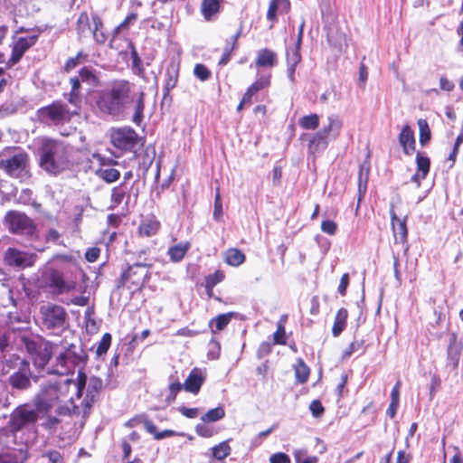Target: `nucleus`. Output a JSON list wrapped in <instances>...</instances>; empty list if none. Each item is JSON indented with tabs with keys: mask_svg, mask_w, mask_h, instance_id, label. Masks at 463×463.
Masks as SVG:
<instances>
[{
	"mask_svg": "<svg viewBox=\"0 0 463 463\" xmlns=\"http://www.w3.org/2000/svg\"><path fill=\"white\" fill-rule=\"evenodd\" d=\"M86 384V374L79 372L73 380L61 375L49 379L40 384L39 391L33 397V404L43 414L52 411L56 415L80 414V410L76 400H80Z\"/></svg>",
	"mask_w": 463,
	"mask_h": 463,
	"instance_id": "obj_1",
	"label": "nucleus"
},
{
	"mask_svg": "<svg viewBox=\"0 0 463 463\" xmlns=\"http://www.w3.org/2000/svg\"><path fill=\"white\" fill-rule=\"evenodd\" d=\"M132 87L125 80L114 81L109 89L100 92L97 99L99 112L115 118L122 117L129 104Z\"/></svg>",
	"mask_w": 463,
	"mask_h": 463,
	"instance_id": "obj_2",
	"label": "nucleus"
},
{
	"mask_svg": "<svg viewBox=\"0 0 463 463\" xmlns=\"http://www.w3.org/2000/svg\"><path fill=\"white\" fill-rule=\"evenodd\" d=\"M39 142V164L42 169L58 175L69 167V151L65 144L47 137H42Z\"/></svg>",
	"mask_w": 463,
	"mask_h": 463,
	"instance_id": "obj_3",
	"label": "nucleus"
},
{
	"mask_svg": "<svg viewBox=\"0 0 463 463\" xmlns=\"http://www.w3.org/2000/svg\"><path fill=\"white\" fill-rule=\"evenodd\" d=\"M40 412L37 407L29 403H24L17 406L10 414V419L7 423L9 430H3L0 431V439L4 436H8L9 432L14 435L17 431L22 430L24 428L34 424Z\"/></svg>",
	"mask_w": 463,
	"mask_h": 463,
	"instance_id": "obj_4",
	"label": "nucleus"
},
{
	"mask_svg": "<svg viewBox=\"0 0 463 463\" xmlns=\"http://www.w3.org/2000/svg\"><path fill=\"white\" fill-rule=\"evenodd\" d=\"M5 225L11 233L26 240L33 241L38 237L36 224L22 212L9 211L5 216Z\"/></svg>",
	"mask_w": 463,
	"mask_h": 463,
	"instance_id": "obj_5",
	"label": "nucleus"
},
{
	"mask_svg": "<svg viewBox=\"0 0 463 463\" xmlns=\"http://www.w3.org/2000/svg\"><path fill=\"white\" fill-rule=\"evenodd\" d=\"M87 358L88 355L80 345L71 344L56 357L54 368L48 373L64 375L75 366L84 365Z\"/></svg>",
	"mask_w": 463,
	"mask_h": 463,
	"instance_id": "obj_6",
	"label": "nucleus"
},
{
	"mask_svg": "<svg viewBox=\"0 0 463 463\" xmlns=\"http://www.w3.org/2000/svg\"><path fill=\"white\" fill-rule=\"evenodd\" d=\"M42 325L54 334H60L69 326V317L61 306L49 303L40 307Z\"/></svg>",
	"mask_w": 463,
	"mask_h": 463,
	"instance_id": "obj_7",
	"label": "nucleus"
},
{
	"mask_svg": "<svg viewBox=\"0 0 463 463\" xmlns=\"http://www.w3.org/2000/svg\"><path fill=\"white\" fill-rule=\"evenodd\" d=\"M21 344L33 360L37 369H44L52 355L53 345L43 339L34 340L29 336H20Z\"/></svg>",
	"mask_w": 463,
	"mask_h": 463,
	"instance_id": "obj_8",
	"label": "nucleus"
},
{
	"mask_svg": "<svg viewBox=\"0 0 463 463\" xmlns=\"http://www.w3.org/2000/svg\"><path fill=\"white\" fill-rule=\"evenodd\" d=\"M41 285L43 288H49L54 295L69 293L76 288L74 281H67L63 273L53 268H46L43 271Z\"/></svg>",
	"mask_w": 463,
	"mask_h": 463,
	"instance_id": "obj_9",
	"label": "nucleus"
},
{
	"mask_svg": "<svg viewBox=\"0 0 463 463\" xmlns=\"http://www.w3.org/2000/svg\"><path fill=\"white\" fill-rule=\"evenodd\" d=\"M27 163V154L14 148L3 155L0 160V167H2L8 175L19 178L26 175Z\"/></svg>",
	"mask_w": 463,
	"mask_h": 463,
	"instance_id": "obj_10",
	"label": "nucleus"
},
{
	"mask_svg": "<svg viewBox=\"0 0 463 463\" xmlns=\"http://www.w3.org/2000/svg\"><path fill=\"white\" fill-rule=\"evenodd\" d=\"M37 116L40 121L52 125H61L69 122L71 118V115L67 109V106L59 101H55L49 106L39 109Z\"/></svg>",
	"mask_w": 463,
	"mask_h": 463,
	"instance_id": "obj_11",
	"label": "nucleus"
},
{
	"mask_svg": "<svg viewBox=\"0 0 463 463\" xmlns=\"http://www.w3.org/2000/svg\"><path fill=\"white\" fill-rule=\"evenodd\" d=\"M150 264L135 263L121 275L123 284H130L133 287L140 288L149 279Z\"/></svg>",
	"mask_w": 463,
	"mask_h": 463,
	"instance_id": "obj_12",
	"label": "nucleus"
},
{
	"mask_svg": "<svg viewBox=\"0 0 463 463\" xmlns=\"http://www.w3.org/2000/svg\"><path fill=\"white\" fill-rule=\"evenodd\" d=\"M110 138L111 143L116 148L130 151L137 145V134L131 128H121L112 130Z\"/></svg>",
	"mask_w": 463,
	"mask_h": 463,
	"instance_id": "obj_13",
	"label": "nucleus"
},
{
	"mask_svg": "<svg viewBox=\"0 0 463 463\" xmlns=\"http://www.w3.org/2000/svg\"><path fill=\"white\" fill-rule=\"evenodd\" d=\"M103 382L100 378L96 376H91L88 379L86 376V384L85 388L86 392L83 399L80 398L79 400L80 403L79 404L81 407V411L84 415L88 413L89 410L91 408L92 404L99 398V394L100 390L102 389Z\"/></svg>",
	"mask_w": 463,
	"mask_h": 463,
	"instance_id": "obj_14",
	"label": "nucleus"
},
{
	"mask_svg": "<svg viewBox=\"0 0 463 463\" xmlns=\"http://www.w3.org/2000/svg\"><path fill=\"white\" fill-rule=\"evenodd\" d=\"M37 255L35 253L19 250L15 248H8L4 254L6 265L20 269L32 267L35 263Z\"/></svg>",
	"mask_w": 463,
	"mask_h": 463,
	"instance_id": "obj_15",
	"label": "nucleus"
},
{
	"mask_svg": "<svg viewBox=\"0 0 463 463\" xmlns=\"http://www.w3.org/2000/svg\"><path fill=\"white\" fill-rule=\"evenodd\" d=\"M31 377L29 363L22 360L18 370L9 376L8 383L13 389L24 391L31 387Z\"/></svg>",
	"mask_w": 463,
	"mask_h": 463,
	"instance_id": "obj_16",
	"label": "nucleus"
},
{
	"mask_svg": "<svg viewBox=\"0 0 463 463\" xmlns=\"http://www.w3.org/2000/svg\"><path fill=\"white\" fill-rule=\"evenodd\" d=\"M38 38L39 33L17 38L14 42L12 55L7 63L9 65L16 64L21 60L24 52L36 43Z\"/></svg>",
	"mask_w": 463,
	"mask_h": 463,
	"instance_id": "obj_17",
	"label": "nucleus"
},
{
	"mask_svg": "<svg viewBox=\"0 0 463 463\" xmlns=\"http://www.w3.org/2000/svg\"><path fill=\"white\" fill-rule=\"evenodd\" d=\"M390 215L395 242L402 243L404 246V251L407 252L409 250V246L407 245V217L400 219L392 209L390 211Z\"/></svg>",
	"mask_w": 463,
	"mask_h": 463,
	"instance_id": "obj_18",
	"label": "nucleus"
},
{
	"mask_svg": "<svg viewBox=\"0 0 463 463\" xmlns=\"http://www.w3.org/2000/svg\"><path fill=\"white\" fill-rule=\"evenodd\" d=\"M132 104V121L137 126H140L144 120L145 110V93L143 90L133 93L131 91L129 103Z\"/></svg>",
	"mask_w": 463,
	"mask_h": 463,
	"instance_id": "obj_19",
	"label": "nucleus"
},
{
	"mask_svg": "<svg viewBox=\"0 0 463 463\" xmlns=\"http://www.w3.org/2000/svg\"><path fill=\"white\" fill-rule=\"evenodd\" d=\"M205 378V373L202 369L195 367L192 369L188 377L184 381V389L188 392L196 394L199 392Z\"/></svg>",
	"mask_w": 463,
	"mask_h": 463,
	"instance_id": "obj_20",
	"label": "nucleus"
},
{
	"mask_svg": "<svg viewBox=\"0 0 463 463\" xmlns=\"http://www.w3.org/2000/svg\"><path fill=\"white\" fill-rule=\"evenodd\" d=\"M326 122L320 131L329 139H336L344 126L343 119L336 114H331L326 118Z\"/></svg>",
	"mask_w": 463,
	"mask_h": 463,
	"instance_id": "obj_21",
	"label": "nucleus"
},
{
	"mask_svg": "<svg viewBox=\"0 0 463 463\" xmlns=\"http://www.w3.org/2000/svg\"><path fill=\"white\" fill-rule=\"evenodd\" d=\"M416 163L417 173L411 176V181L416 183L419 187L420 185V181L426 178L430 171V160L428 156H423L420 153H417Z\"/></svg>",
	"mask_w": 463,
	"mask_h": 463,
	"instance_id": "obj_22",
	"label": "nucleus"
},
{
	"mask_svg": "<svg viewBox=\"0 0 463 463\" xmlns=\"http://www.w3.org/2000/svg\"><path fill=\"white\" fill-rule=\"evenodd\" d=\"M399 142L406 155H411L415 150V137L413 130L409 125L403 126L400 135Z\"/></svg>",
	"mask_w": 463,
	"mask_h": 463,
	"instance_id": "obj_23",
	"label": "nucleus"
},
{
	"mask_svg": "<svg viewBox=\"0 0 463 463\" xmlns=\"http://www.w3.org/2000/svg\"><path fill=\"white\" fill-rule=\"evenodd\" d=\"M329 143V138L320 130L310 136L308 144V153L315 156L324 151Z\"/></svg>",
	"mask_w": 463,
	"mask_h": 463,
	"instance_id": "obj_24",
	"label": "nucleus"
},
{
	"mask_svg": "<svg viewBox=\"0 0 463 463\" xmlns=\"http://www.w3.org/2000/svg\"><path fill=\"white\" fill-rule=\"evenodd\" d=\"M277 62L278 58L275 52L267 48L258 51L255 61L257 67L272 68L277 64Z\"/></svg>",
	"mask_w": 463,
	"mask_h": 463,
	"instance_id": "obj_25",
	"label": "nucleus"
},
{
	"mask_svg": "<svg viewBox=\"0 0 463 463\" xmlns=\"http://www.w3.org/2000/svg\"><path fill=\"white\" fill-rule=\"evenodd\" d=\"M160 222L154 215H148L144 218L138 227V232L141 236L151 237L158 232Z\"/></svg>",
	"mask_w": 463,
	"mask_h": 463,
	"instance_id": "obj_26",
	"label": "nucleus"
},
{
	"mask_svg": "<svg viewBox=\"0 0 463 463\" xmlns=\"http://www.w3.org/2000/svg\"><path fill=\"white\" fill-rule=\"evenodd\" d=\"M20 336H26L21 333L8 332L0 336V350L3 353L8 352L10 349L11 343H14L19 348L24 347L19 338Z\"/></svg>",
	"mask_w": 463,
	"mask_h": 463,
	"instance_id": "obj_27",
	"label": "nucleus"
},
{
	"mask_svg": "<svg viewBox=\"0 0 463 463\" xmlns=\"http://www.w3.org/2000/svg\"><path fill=\"white\" fill-rule=\"evenodd\" d=\"M91 21L93 38L97 43L103 44L107 41V35L103 31L102 21L97 14H91Z\"/></svg>",
	"mask_w": 463,
	"mask_h": 463,
	"instance_id": "obj_28",
	"label": "nucleus"
},
{
	"mask_svg": "<svg viewBox=\"0 0 463 463\" xmlns=\"http://www.w3.org/2000/svg\"><path fill=\"white\" fill-rule=\"evenodd\" d=\"M224 260L231 266H240L245 261V254L235 248H231L224 252Z\"/></svg>",
	"mask_w": 463,
	"mask_h": 463,
	"instance_id": "obj_29",
	"label": "nucleus"
},
{
	"mask_svg": "<svg viewBox=\"0 0 463 463\" xmlns=\"http://www.w3.org/2000/svg\"><path fill=\"white\" fill-rule=\"evenodd\" d=\"M348 313L345 308H340L335 317L334 325L332 327V334L334 336H338L345 328Z\"/></svg>",
	"mask_w": 463,
	"mask_h": 463,
	"instance_id": "obj_30",
	"label": "nucleus"
},
{
	"mask_svg": "<svg viewBox=\"0 0 463 463\" xmlns=\"http://www.w3.org/2000/svg\"><path fill=\"white\" fill-rule=\"evenodd\" d=\"M189 247L188 242H181L170 247L167 252L170 260L174 262L181 261L188 251Z\"/></svg>",
	"mask_w": 463,
	"mask_h": 463,
	"instance_id": "obj_31",
	"label": "nucleus"
},
{
	"mask_svg": "<svg viewBox=\"0 0 463 463\" xmlns=\"http://www.w3.org/2000/svg\"><path fill=\"white\" fill-rule=\"evenodd\" d=\"M220 0H203L201 12L203 17L209 21L212 16L219 13Z\"/></svg>",
	"mask_w": 463,
	"mask_h": 463,
	"instance_id": "obj_32",
	"label": "nucleus"
},
{
	"mask_svg": "<svg viewBox=\"0 0 463 463\" xmlns=\"http://www.w3.org/2000/svg\"><path fill=\"white\" fill-rule=\"evenodd\" d=\"M96 175L109 184L116 182L120 177V172L118 169L105 166L99 168Z\"/></svg>",
	"mask_w": 463,
	"mask_h": 463,
	"instance_id": "obj_33",
	"label": "nucleus"
},
{
	"mask_svg": "<svg viewBox=\"0 0 463 463\" xmlns=\"http://www.w3.org/2000/svg\"><path fill=\"white\" fill-rule=\"evenodd\" d=\"M232 451L228 440L222 441L211 449L212 457L217 460H222L227 458Z\"/></svg>",
	"mask_w": 463,
	"mask_h": 463,
	"instance_id": "obj_34",
	"label": "nucleus"
},
{
	"mask_svg": "<svg viewBox=\"0 0 463 463\" xmlns=\"http://www.w3.org/2000/svg\"><path fill=\"white\" fill-rule=\"evenodd\" d=\"M233 314L232 313H225L221 314L217 316L216 317L213 318L210 322V326L213 328V326H215V330L212 329L213 333H216L217 331L223 330L227 325L231 322L232 317Z\"/></svg>",
	"mask_w": 463,
	"mask_h": 463,
	"instance_id": "obj_35",
	"label": "nucleus"
},
{
	"mask_svg": "<svg viewBox=\"0 0 463 463\" xmlns=\"http://www.w3.org/2000/svg\"><path fill=\"white\" fill-rule=\"evenodd\" d=\"M418 127H419V141L421 146H426L430 138H431V132L430 128L429 127V124L426 119L420 118L418 120Z\"/></svg>",
	"mask_w": 463,
	"mask_h": 463,
	"instance_id": "obj_36",
	"label": "nucleus"
},
{
	"mask_svg": "<svg viewBox=\"0 0 463 463\" xmlns=\"http://www.w3.org/2000/svg\"><path fill=\"white\" fill-rule=\"evenodd\" d=\"M26 455L22 450L0 455V463H24Z\"/></svg>",
	"mask_w": 463,
	"mask_h": 463,
	"instance_id": "obj_37",
	"label": "nucleus"
},
{
	"mask_svg": "<svg viewBox=\"0 0 463 463\" xmlns=\"http://www.w3.org/2000/svg\"><path fill=\"white\" fill-rule=\"evenodd\" d=\"M170 383L168 385V394L165 397V402L170 404L172 403L175 398L177 393L184 388V384H182L178 379H175L174 375L170 376Z\"/></svg>",
	"mask_w": 463,
	"mask_h": 463,
	"instance_id": "obj_38",
	"label": "nucleus"
},
{
	"mask_svg": "<svg viewBox=\"0 0 463 463\" xmlns=\"http://www.w3.org/2000/svg\"><path fill=\"white\" fill-rule=\"evenodd\" d=\"M460 347L456 344V341L453 340V342H451L448 347L449 365L456 369L458 365Z\"/></svg>",
	"mask_w": 463,
	"mask_h": 463,
	"instance_id": "obj_39",
	"label": "nucleus"
},
{
	"mask_svg": "<svg viewBox=\"0 0 463 463\" xmlns=\"http://www.w3.org/2000/svg\"><path fill=\"white\" fill-rule=\"evenodd\" d=\"M130 48H131V59H132V66H131L132 71L136 75H137L141 78H144L145 77V69L142 65V60L138 56V53H137L136 48L132 44H131Z\"/></svg>",
	"mask_w": 463,
	"mask_h": 463,
	"instance_id": "obj_40",
	"label": "nucleus"
},
{
	"mask_svg": "<svg viewBox=\"0 0 463 463\" xmlns=\"http://www.w3.org/2000/svg\"><path fill=\"white\" fill-rule=\"evenodd\" d=\"M298 124L303 129L314 130L319 126V116L315 113L304 116L299 119Z\"/></svg>",
	"mask_w": 463,
	"mask_h": 463,
	"instance_id": "obj_41",
	"label": "nucleus"
},
{
	"mask_svg": "<svg viewBox=\"0 0 463 463\" xmlns=\"http://www.w3.org/2000/svg\"><path fill=\"white\" fill-rule=\"evenodd\" d=\"M240 35H241V32L239 31L237 33H235L232 37V45L228 44L227 46H225V48L223 49L222 56L221 58V60L219 61L220 65H225L230 61L232 52L237 47V42H238Z\"/></svg>",
	"mask_w": 463,
	"mask_h": 463,
	"instance_id": "obj_42",
	"label": "nucleus"
},
{
	"mask_svg": "<svg viewBox=\"0 0 463 463\" xmlns=\"http://www.w3.org/2000/svg\"><path fill=\"white\" fill-rule=\"evenodd\" d=\"M127 192L124 188L123 184L115 186L111 191V205L110 208L114 209L119 204L122 203L124 198L126 197Z\"/></svg>",
	"mask_w": 463,
	"mask_h": 463,
	"instance_id": "obj_43",
	"label": "nucleus"
},
{
	"mask_svg": "<svg viewBox=\"0 0 463 463\" xmlns=\"http://www.w3.org/2000/svg\"><path fill=\"white\" fill-rule=\"evenodd\" d=\"M295 375L297 381L300 383H304L307 381L309 376V368L306 365L302 359H298V363L295 365Z\"/></svg>",
	"mask_w": 463,
	"mask_h": 463,
	"instance_id": "obj_44",
	"label": "nucleus"
},
{
	"mask_svg": "<svg viewBox=\"0 0 463 463\" xmlns=\"http://www.w3.org/2000/svg\"><path fill=\"white\" fill-rule=\"evenodd\" d=\"M270 74L259 75L257 80L249 87L254 94L261 90L267 89L270 85Z\"/></svg>",
	"mask_w": 463,
	"mask_h": 463,
	"instance_id": "obj_45",
	"label": "nucleus"
},
{
	"mask_svg": "<svg viewBox=\"0 0 463 463\" xmlns=\"http://www.w3.org/2000/svg\"><path fill=\"white\" fill-rule=\"evenodd\" d=\"M225 415L224 410L222 407H217L214 409L209 410L204 415L202 416V420L203 422H213L222 419Z\"/></svg>",
	"mask_w": 463,
	"mask_h": 463,
	"instance_id": "obj_46",
	"label": "nucleus"
},
{
	"mask_svg": "<svg viewBox=\"0 0 463 463\" xmlns=\"http://www.w3.org/2000/svg\"><path fill=\"white\" fill-rule=\"evenodd\" d=\"M224 273L221 270H216L213 274L205 277V288L213 289V288L224 279Z\"/></svg>",
	"mask_w": 463,
	"mask_h": 463,
	"instance_id": "obj_47",
	"label": "nucleus"
},
{
	"mask_svg": "<svg viewBox=\"0 0 463 463\" xmlns=\"http://www.w3.org/2000/svg\"><path fill=\"white\" fill-rule=\"evenodd\" d=\"M301 61L300 46L295 45L287 51V64L297 66Z\"/></svg>",
	"mask_w": 463,
	"mask_h": 463,
	"instance_id": "obj_48",
	"label": "nucleus"
},
{
	"mask_svg": "<svg viewBox=\"0 0 463 463\" xmlns=\"http://www.w3.org/2000/svg\"><path fill=\"white\" fill-rule=\"evenodd\" d=\"M79 78L83 82H88L91 86H96L98 79L94 73L88 68H83L79 72Z\"/></svg>",
	"mask_w": 463,
	"mask_h": 463,
	"instance_id": "obj_49",
	"label": "nucleus"
},
{
	"mask_svg": "<svg viewBox=\"0 0 463 463\" xmlns=\"http://www.w3.org/2000/svg\"><path fill=\"white\" fill-rule=\"evenodd\" d=\"M78 31L79 33H83L87 29L92 31V23L90 24V19L87 13H81L78 18L77 22Z\"/></svg>",
	"mask_w": 463,
	"mask_h": 463,
	"instance_id": "obj_50",
	"label": "nucleus"
},
{
	"mask_svg": "<svg viewBox=\"0 0 463 463\" xmlns=\"http://www.w3.org/2000/svg\"><path fill=\"white\" fill-rule=\"evenodd\" d=\"M294 459L296 463H317V457H309L307 456V453L305 450L298 449L294 452Z\"/></svg>",
	"mask_w": 463,
	"mask_h": 463,
	"instance_id": "obj_51",
	"label": "nucleus"
},
{
	"mask_svg": "<svg viewBox=\"0 0 463 463\" xmlns=\"http://www.w3.org/2000/svg\"><path fill=\"white\" fill-rule=\"evenodd\" d=\"M111 344V335L109 333L103 335L97 347V354L102 355L107 353Z\"/></svg>",
	"mask_w": 463,
	"mask_h": 463,
	"instance_id": "obj_52",
	"label": "nucleus"
},
{
	"mask_svg": "<svg viewBox=\"0 0 463 463\" xmlns=\"http://www.w3.org/2000/svg\"><path fill=\"white\" fill-rule=\"evenodd\" d=\"M42 458L46 460V463H63L62 456L57 450H50L43 454Z\"/></svg>",
	"mask_w": 463,
	"mask_h": 463,
	"instance_id": "obj_53",
	"label": "nucleus"
},
{
	"mask_svg": "<svg viewBox=\"0 0 463 463\" xmlns=\"http://www.w3.org/2000/svg\"><path fill=\"white\" fill-rule=\"evenodd\" d=\"M194 75L202 81L206 80L210 75V71L203 64H196L194 69Z\"/></svg>",
	"mask_w": 463,
	"mask_h": 463,
	"instance_id": "obj_54",
	"label": "nucleus"
},
{
	"mask_svg": "<svg viewBox=\"0 0 463 463\" xmlns=\"http://www.w3.org/2000/svg\"><path fill=\"white\" fill-rule=\"evenodd\" d=\"M222 217V203L221 199V195L219 191H217L215 199H214V211H213V218L217 221H220Z\"/></svg>",
	"mask_w": 463,
	"mask_h": 463,
	"instance_id": "obj_55",
	"label": "nucleus"
},
{
	"mask_svg": "<svg viewBox=\"0 0 463 463\" xmlns=\"http://www.w3.org/2000/svg\"><path fill=\"white\" fill-rule=\"evenodd\" d=\"M321 230L326 234L334 235L336 232L337 225L333 221L326 220L321 223Z\"/></svg>",
	"mask_w": 463,
	"mask_h": 463,
	"instance_id": "obj_56",
	"label": "nucleus"
},
{
	"mask_svg": "<svg viewBox=\"0 0 463 463\" xmlns=\"http://www.w3.org/2000/svg\"><path fill=\"white\" fill-rule=\"evenodd\" d=\"M274 343L277 345H285L286 344L285 328L280 324L278 326V329L274 333Z\"/></svg>",
	"mask_w": 463,
	"mask_h": 463,
	"instance_id": "obj_57",
	"label": "nucleus"
},
{
	"mask_svg": "<svg viewBox=\"0 0 463 463\" xmlns=\"http://www.w3.org/2000/svg\"><path fill=\"white\" fill-rule=\"evenodd\" d=\"M269 462L270 463H291L290 458L283 453V452H278L274 453L269 457Z\"/></svg>",
	"mask_w": 463,
	"mask_h": 463,
	"instance_id": "obj_58",
	"label": "nucleus"
},
{
	"mask_svg": "<svg viewBox=\"0 0 463 463\" xmlns=\"http://www.w3.org/2000/svg\"><path fill=\"white\" fill-rule=\"evenodd\" d=\"M279 9V4L277 0H270L268 12H267V18L269 21H275L277 16V12Z\"/></svg>",
	"mask_w": 463,
	"mask_h": 463,
	"instance_id": "obj_59",
	"label": "nucleus"
},
{
	"mask_svg": "<svg viewBox=\"0 0 463 463\" xmlns=\"http://www.w3.org/2000/svg\"><path fill=\"white\" fill-rule=\"evenodd\" d=\"M309 410L314 417H320L324 412V407L317 400H315L310 403Z\"/></svg>",
	"mask_w": 463,
	"mask_h": 463,
	"instance_id": "obj_60",
	"label": "nucleus"
},
{
	"mask_svg": "<svg viewBox=\"0 0 463 463\" xmlns=\"http://www.w3.org/2000/svg\"><path fill=\"white\" fill-rule=\"evenodd\" d=\"M43 415L46 416L45 420L43 422L44 428L52 429L59 424L60 420L56 416H52L51 413Z\"/></svg>",
	"mask_w": 463,
	"mask_h": 463,
	"instance_id": "obj_61",
	"label": "nucleus"
},
{
	"mask_svg": "<svg viewBox=\"0 0 463 463\" xmlns=\"http://www.w3.org/2000/svg\"><path fill=\"white\" fill-rule=\"evenodd\" d=\"M100 254V250L97 247L90 248L85 253V258L89 262H94L98 260Z\"/></svg>",
	"mask_w": 463,
	"mask_h": 463,
	"instance_id": "obj_62",
	"label": "nucleus"
},
{
	"mask_svg": "<svg viewBox=\"0 0 463 463\" xmlns=\"http://www.w3.org/2000/svg\"><path fill=\"white\" fill-rule=\"evenodd\" d=\"M349 284V275L348 273H345L342 275L340 283L337 288V291L340 295L345 296L346 292V288Z\"/></svg>",
	"mask_w": 463,
	"mask_h": 463,
	"instance_id": "obj_63",
	"label": "nucleus"
},
{
	"mask_svg": "<svg viewBox=\"0 0 463 463\" xmlns=\"http://www.w3.org/2000/svg\"><path fill=\"white\" fill-rule=\"evenodd\" d=\"M196 433L203 438H210L213 435V430L204 424H198L195 428Z\"/></svg>",
	"mask_w": 463,
	"mask_h": 463,
	"instance_id": "obj_64",
	"label": "nucleus"
}]
</instances>
